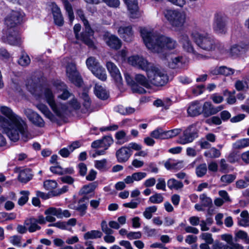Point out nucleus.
I'll use <instances>...</instances> for the list:
<instances>
[{
    "mask_svg": "<svg viewBox=\"0 0 249 249\" xmlns=\"http://www.w3.org/2000/svg\"><path fill=\"white\" fill-rule=\"evenodd\" d=\"M0 130L5 133L10 140L18 141L21 137L25 142L31 138L26 121L15 113L10 107H0Z\"/></svg>",
    "mask_w": 249,
    "mask_h": 249,
    "instance_id": "obj_1",
    "label": "nucleus"
},
{
    "mask_svg": "<svg viewBox=\"0 0 249 249\" xmlns=\"http://www.w3.org/2000/svg\"><path fill=\"white\" fill-rule=\"evenodd\" d=\"M28 90L37 99H45L53 111L59 117L63 116L71 110V108L78 109L80 107V104L76 99H73L69 103V107L66 104L55 103L54 95L52 89L49 88L41 89L37 87L33 80H29L26 84Z\"/></svg>",
    "mask_w": 249,
    "mask_h": 249,
    "instance_id": "obj_2",
    "label": "nucleus"
},
{
    "mask_svg": "<svg viewBox=\"0 0 249 249\" xmlns=\"http://www.w3.org/2000/svg\"><path fill=\"white\" fill-rule=\"evenodd\" d=\"M140 32L146 47L153 52L161 53L166 50L174 49L177 45L175 40L161 35L151 28H142Z\"/></svg>",
    "mask_w": 249,
    "mask_h": 249,
    "instance_id": "obj_3",
    "label": "nucleus"
},
{
    "mask_svg": "<svg viewBox=\"0 0 249 249\" xmlns=\"http://www.w3.org/2000/svg\"><path fill=\"white\" fill-rule=\"evenodd\" d=\"M130 65L144 71L151 85L162 86L167 83L168 77L162 69L149 63L142 56L133 55L128 58Z\"/></svg>",
    "mask_w": 249,
    "mask_h": 249,
    "instance_id": "obj_4",
    "label": "nucleus"
},
{
    "mask_svg": "<svg viewBox=\"0 0 249 249\" xmlns=\"http://www.w3.org/2000/svg\"><path fill=\"white\" fill-rule=\"evenodd\" d=\"M191 36L196 44L203 50L210 52H219L223 53L224 52L223 46L215 38L208 34H200L196 31H193Z\"/></svg>",
    "mask_w": 249,
    "mask_h": 249,
    "instance_id": "obj_5",
    "label": "nucleus"
},
{
    "mask_svg": "<svg viewBox=\"0 0 249 249\" xmlns=\"http://www.w3.org/2000/svg\"><path fill=\"white\" fill-rule=\"evenodd\" d=\"M164 16L170 24L174 27H182L186 20V14L179 10L167 9L164 11Z\"/></svg>",
    "mask_w": 249,
    "mask_h": 249,
    "instance_id": "obj_6",
    "label": "nucleus"
},
{
    "mask_svg": "<svg viewBox=\"0 0 249 249\" xmlns=\"http://www.w3.org/2000/svg\"><path fill=\"white\" fill-rule=\"evenodd\" d=\"M227 22V18L224 14L220 13L215 14L213 23L214 33L219 36L226 35L228 31Z\"/></svg>",
    "mask_w": 249,
    "mask_h": 249,
    "instance_id": "obj_7",
    "label": "nucleus"
},
{
    "mask_svg": "<svg viewBox=\"0 0 249 249\" xmlns=\"http://www.w3.org/2000/svg\"><path fill=\"white\" fill-rule=\"evenodd\" d=\"M198 130L196 126L192 124L188 126L182 134L179 136L177 140L178 143L180 144H186L192 142L198 137Z\"/></svg>",
    "mask_w": 249,
    "mask_h": 249,
    "instance_id": "obj_8",
    "label": "nucleus"
},
{
    "mask_svg": "<svg viewBox=\"0 0 249 249\" xmlns=\"http://www.w3.org/2000/svg\"><path fill=\"white\" fill-rule=\"evenodd\" d=\"M22 14L19 11H12L4 19L3 30L17 29V26L22 20Z\"/></svg>",
    "mask_w": 249,
    "mask_h": 249,
    "instance_id": "obj_9",
    "label": "nucleus"
},
{
    "mask_svg": "<svg viewBox=\"0 0 249 249\" xmlns=\"http://www.w3.org/2000/svg\"><path fill=\"white\" fill-rule=\"evenodd\" d=\"M77 14L83 21L85 27V31L88 33V36L87 38L85 36L84 33H83L81 36V39L89 47H92L93 46V42L92 40L93 31L90 28L88 21L85 18L83 11L81 9L78 10L77 11Z\"/></svg>",
    "mask_w": 249,
    "mask_h": 249,
    "instance_id": "obj_10",
    "label": "nucleus"
},
{
    "mask_svg": "<svg viewBox=\"0 0 249 249\" xmlns=\"http://www.w3.org/2000/svg\"><path fill=\"white\" fill-rule=\"evenodd\" d=\"M1 40L11 45H18L20 43V37L17 29L3 30Z\"/></svg>",
    "mask_w": 249,
    "mask_h": 249,
    "instance_id": "obj_11",
    "label": "nucleus"
},
{
    "mask_svg": "<svg viewBox=\"0 0 249 249\" xmlns=\"http://www.w3.org/2000/svg\"><path fill=\"white\" fill-rule=\"evenodd\" d=\"M66 74L70 81L76 86L79 87L82 85V80L74 63L68 64L66 67Z\"/></svg>",
    "mask_w": 249,
    "mask_h": 249,
    "instance_id": "obj_12",
    "label": "nucleus"
},
{
    "mask_svg": "<svg viewBox=\"0 0 249 249\" xmlns=\"http://www.w3.org/2000/svg\"><path fill=\"white\" fill-rule=\"evenodd\" d=\"M24 115L28 120L35 125L43 127L45 125V122L42 117L36 112L30 108H25L23 110Z\"/></svg>",
    "mask_w": 249,
    "mask_h": 249,
    "instance_id": "obj_13",
    "label": "nucleus"
},
{
    "mask_svg": "<svg viewBox=\"0 0 249 249\" xmlns=\"http://www.w3.org/2000/svg\"><path fill=\"white\" fill-rule=\"evenodd\" d=\"M179 41L185 51L194 54L199 59L202 57V55L196 54L194 50L193 44L187 34L181 35L179 38Z\"/></svg>",
    "mask_w": 249,
    "mask_h": 249,
    "instance_id": "obj_14",
    "label": "nucleus"
},
{
    "mask_svg": "<svg viewBox=\"0 0 249 249\" xmlns=\"http://www.w3.org/2000/svg\"><path fill=\"white\" fill-rule=\"evenodd\" d=\"M168 65L171 69H182L186 62L185 59L182 56L171 55L167 58Z\"/></svg>",
    "mask_w": 249,
    "mask_h": 249,
    "instance_id": "obj_15",
    "label": "nucleus"
},
{
    "mask_svg": "<svg viewBox=\"0 0 249 249\" xmlns=\"http://www.w3.org/2000/svg\"><path fill=\"white\" fill-rule=\"evenodd\" d=\"M132 155V151L126 146L121 147L116 151L115 154L117 160L119 163L126 162Z\"/></svg>",
    "mask_w": 249,
    "mask_h": 249,
    "instance_id": "obj_16",
    "label": "nucleus"
},
{
    "mask_svg": "<svg viewBox=\"0 0 249 249\" xmlns=\"http://www.w3.org/2000/svg\"><path fill=\"white\" fill-rule=\"evenodd\" d=\"M106 67L115 82L118 84H121L122 77L117 67L113 62L107 61L106 63Z\"/></svg>",
    "mask_w": 249,
    "mask_h": 249,
    "instance_id": "obj_17",
    "label": "nucleus"
},
{
    "mask_svg": "<svg viewBox=\"0 0 249 249\" xmlns=\"http://www.w3.org/2000/svg\"><path fill=\"white\" fill-rule=\"evenodd\" d=\"M127 6L129 16L131 18H138L141 17L139 11L137 0H124Z\"/></svg>",
    "mask_w": 249,
    "mask_h": 249,
    "instance_id": "obj_18",
    "label": "nucleus"
},
{
    "mask_svg": "<svg viewBox=\"0 0 249 249\" xmlns=\"http://www.w3.org/2000/svg\"><path fill=\"white\" fill-rule=\"evenodd\" d=\"M118 33L125 41L130 42L133 38V32L130 26H121L118 30Z\"/></svg>",
    "mask_w": 249,
    "mask_h": 249,
    "instance_id": "obj_19",
    "label": "nucleus"
},
{
    "mask_svg": "<svg viewBox=\"0 0 249 249\" xmlns=\"http://www.w3.org/2000/svg\"><path fill=\"white\" fill-rule=\"evenodd\" d=\"M46 213L53 214L54 216H56L58 218H62L63 217L68 218L70 217L71 213L67 210H62L60 208H56L54 207H50L46 210Z\"/></svg>",
    "mask_w": 249,
    "mask_h": 249,
    "instance_id": "obj_20",
    "label": "nucleus"
},
{
    "mask_svg": "<svg viewBox=\"0 0 249 249\" xmlns=\"http://www.w3.org/2000/svg\"><path fill=\"white\" fill-rule=\"evenodd\" d=\"M125 79L127 84L131 86L132 90L133 92L140 94H142L145 92V90L143 88L137 84L129 74H125Z\"/></svg>",
    "mask_w": 249,
    "mask_h": 249,
    "instance_id": "obj_21",
    "label": "nucleus"
},
{
    "mask_svg": "<svg viewBox=\"0 0 249 249\" xmlns=\"http://www.w3.org/2000/svg\"><path fill=\"white\" fill-rule=\"evenodd\" d=\"M234 70L225 66H220L212 69L211 73L213 75L223 74L229 76L233 74Z\"/></svg>",
    "mask_w": 249,
    "mask_h": 249,
    "instance_id": "obj_22",
    "label": "nucleus"
},
{
    "mask_svg": "<svg viewBox=\"0 0 249 249\" xmlns=\"http://www.w3.org/2000/svg\"><path fill=\"white\" fill-rule=\"evenodd\" d=\"M106 42L107 45L111 48L118 50L122 45L121 40L116 36L111 35L106 38Z\"/></svg>",
    "mask_w": 249,
    "mask_h": 249,
    "instance_id": "obj_23",
    "label": "nucleus"
},
{
    "mask_svg": "<svg viewBox=\"0 0 249 249\" xmlns=\"http://www.w3.org/2000/svg\"><path fill=\"white\" fill-rule=\"evenodd\" d=\"M52 13L55 23L58 26H62L64 22L63 18L59 8L55 4L53 5Z\"/></svg>",
    "mask_w": 249,
    "mask_h": 249,
    "instance_id": "obj_24",
    "label": "nucleus"
},
{
    "mask_svg": "<svg viewBox=\"0 0 249 249\" xmlns=\"http://www.w3.org/2000/svg\"><path fill=\"white\" fill-rule=\"evenodd\" d=\"M187 111L191 116H197L202 112L201 105L197 102L192 103L189 107Z\"/></svg>",
    "mask_w": 249,
    "mask_h": 249,
    "instance_id": "obj_25",
    "label": "nucleus"
},
{
    "mask_svg": "<svg viewBox=\"0 0 249 249\" xmlns=\"http://www.w3.org/2000/svg\"><path fill=\"white\" fill-rule=\"evenodd\" d=\"M92 73L100 80L105 81L106 80L107 75L105 69L99 65L97 67L91 71Z\"/></svg>",
    "mask_w": 249,
    "mask_h": 249,
    "instance_id": "obj_26",
    "label": "nucleus"
},
{
    "mask_svg": "<svg viewBox=\"0 0 249 249\" xmlns=\"http://www.w3.org/2000/svg\"><path fill=\"white\" fill-rule=\"evenodd\" d=\"M36 221L35 218H31L25 220L24 224L27 227L29 232H33L41 229Z\"/></svg>",
    "mask_w": 249,
    "mask_h": 249,
    "instance_id": "obj_27",
    "label": "nucleus"
},
{
    "mask_svg": "<svg viewBox=\"0 0 249 249\" xmlns=\"http://www.w3.org/2000/svg\"><path fill=\"white\" fill-rule=\"evenodd\" d=\"M222 107H219L218 108H215L210 102H205L203 105L202 111L207 116L216 113L220 111Z\"/></svg>",
    "mask_w": 249,
    "mask_h": 249,
    "instance_id": "obj_28",
    "label": "nucleus"
},
{
    "mask_svg": "<svg viewBox=\"0 0 249 249\" xmlns=\"http://www.w3.org/2000/svg\"><path fill=\"white\" fill-rule=\"evenodd\" d=\"M94 93L98 98L103 100L107 99L108 96V93L106 89L98 84L95 85Z\"/></svg>",
    "mask_w": 249,
    "mask_h": 249,
    "instance_id": "obj_29",
    "label": "nucleus"
},
{
    "mask_svg": "<svg viewBox=\"0 0 249 249\" xmlns=\"http://www.w3.org/2000/svg\"><path fill=\"white\" fill-rule=\"evenodd\" d=\"M135 80L137 84H139L141 86L149 88L151 86V82H150L148 78H146L143 75L137 74L135 75Z\"/></svg>",
    "mask_w": 249,
    "mask_h": 249,
    "instance_id": "obj_30",
    "label": "nucleus"
},
{
    "mask_svg": "<svg viewBox=\"0 0 249 249\" xmlns=\"http://www.w3.org/2000/svg\"><path fill=\"white\" fill-rule=\"evenodd\" d=\"M238 224L242 227H249V215L247 211H243L238 218Z\"/></svg>",
    "mask_w": 249,
    "mask_h": 249,
    "instance_id": "obj_31",
    "label": "nucleus"
},
{
    "mask_svg": "<svg viewBox=\"0 0 249 249\" xmlns=\"http://www.w3.org/2000/svg\"><path fill=\"white\" fill-rule=\"evenodd\" d=\"M57 89L58 92H62V93L58 95V98L65 100L70 96L71 94L66 89V86L64 84H62Z\"/></svg>",
    "mask_w": 249,
    "mask_h": 249,
    "instance_id": "obj_32",
    "label": "nucleus"
},
{
    "mask_svg": "<svg viewBox=\"0 0 249 249\" xmlns=\"http://www.w3.org/2000/svg\"><path fill=\"white\" fill-rule=\"evenodd\" d=\"M249 146V138H244L236 141L232 144L235 149H240Z\"/></svg>",
    "mask_w": 249,
    "mask_h": 249,
    "instance_id": "obj_33",
    "label": "nucleus"
},
{
    "mask_svg": "<svg viewBox=\"0 0 249 249\" xmlns=\"http://www.w3.org/2000/svg\"><path fill=\"white\" fill-rule=\"evenodd\" d=\"M115 138L117 140V144H123L128 141L126 137V133L124 130L117 132L115 135Z\"/></svg>",
    "mask_w": 249,
    "mask_h": 249,
    "instance_id": "obj_34",
    "label": "nucleus"
},
{
    "mask_svg": "<svg viewBox=\"0 0 249 249\" xmlns=\"http://www.w3.org/2000/svg\"><path fill=\"white\" fill-rule=\"evenodd\" d=\"M167 186L171 190H179L183 187L182 182L178 181L175 178L169 179L167 181Z\"/></svg>",
    "mask_w": 249,
    "mask_h": 249,
    "instance_id": "obj_35",
    "label": "nucleus"
},
{
    "mask_svg": "<svg viewBox=\"0 0 249 249\" xmlns=\"http://www.w3.org/2000/svg\"><path fill=\"white\" fill-rule=\"evenodd\" d=\"M235 238L237 241L239 239L242 240L247 244H249V236L248 233L244 231L239 230L235 232Z\"/></svg>",
    "mask_w": 249,
    "mask_h": 249,
    "instance_id": "obj_36",
    "label": "nucleus"
},
{
    "mask_svg": "<svg viewBox=\"0 0 249 249\" xmlns=\"http://www.w3.org/2000/svg\"><path fill=\"white\" fill-rule=\"evenodd\" d=\"M32 176L29 170L21 171L18 175V179L22 182L26 183L32 178Z\"/></svg>",
    "mask_w": 249,
    "mask_h": 249,
    "instance_id": "obj_37",
    "label": "nucleus"
},
{
    "mask_svg": "<svg viewBox=\"0 0 249 249\" xmlns=\"http://www.w3.org/2000/svg\"><path fill=\"white\" fill-rule=\"evenodd\" d=\"M102 236V233L98 230H92L84 234V238L85 240L94 239L100 238Z\"/></svg>",
    "mask_w": 249,
    "mask_h": 249,
    "instance_id": "obj_38",
    "label": "nucleus"
},
{
    "mask_svg": "<svg viewBox=\"0 0 249 249\" xmlns=\"http://www.w3.org/2000/svg\"><path fill=\"white\" fill-rule=\"evenodd\" d=\"M86 63L88 68L90 71L100 65L97 60L92 56L89 57L87 59Z\"/></svg>",
    "mask_w": 249,
    "mask_h": 249,
    "instance_id": "obj_39",
    "label": "nucleus"
},
{
    "mask_svg": "<svg viewBox=\"0 0 249 249\" xmlns=\"http://www.w3.org/2000/svg\"><path fill=\"white\" fill-rule=\"evenodd\" d=\"M36 107L47 118L50 120L53 118V114L46 106L43 104H38Z\"/></svg>",
    "mask_w": 249,
    "mask_h": 249,
    "instance_id": "obj_40",
    "label": "nucleus"
},
{
    "mask_svg": "<svg viewBox=\"0 0 249 249\" xmlns=\"http://www.w3.org/2000/svg\"><path fill=\"white\" fill-rule=\"evenodd\" d=\"M181 129L175 128L168 131H164V139H170L176 137L180 133Z\"/></svg>",
    "mask_w": 249,
    "mask_h": 249,
    "instance_id": "obj_41",
    "label": "nucleus"
},
{
    "mask_svg": "<svg viewBox=\"0 0 249 249\" xmlns=\"http://www.w3.org/2000/svg\"><path fill=\"white\" fill-rule=\"evenodd\" d=\"M220 151L214 147L211 148L204 153L205 156L210 158H216L220 156Z\"/></svg>",
    "mask_w": 249,
    "mask_h": 249,
    "instance_id": "obj_42",
    "label": "nucleus"
},
{
    "mask_svg": "<svg viewBox=\"0 0 249 249\" xmlns=\"http://www.w3.org/2000/svg\"><path fill=\"white\" fill-rule=\"evenodd\" d=\"M107 159H103L101 160H96L94 161V166L99 170L104 171L107 169Z\"/></svg>",
    "mask_w": 249,
    "mask_h": 249,
    "instance_id": "obj_43",
    "label": "nucleus"
},
{
    "mask_svg": "<svg viewBox=\"0 0 249 249\" xmlns=\"http://www.w3.org/2000/svg\"><path fill=\"white\" fill-rule=\"evenodd\" d=\"M181 163L182 162H176L174 160L169 159L164 163V166L168 170L177 169Z\"/></svg>",
    "mask_w": 249,
    "mask_h": 249,
    "instance_id": "obj_44",
    "label": "nucleus"
},
{
    "mask_svg": "<svg viewBox=\"0 0 249 249\" xmlns=\"http://www.w3.org/2000/svg\"><path fill=\"white\" fill-rule=\"evenodd\" d=\"M244 51V48L239 45H234L231 47L230 53L232 56L236 57Z\"/></svg>",
    "mask_w": 249,
    "mask_h": 249,
    "instance_id": "obj_45",
    "label": "nucleus"
},
{
    "mask_svg": "<svg viewBox=\"0 0 249 249\" xmlns=\"http://www.w3.org/2000/svg\"><path fill=\"white\" fill-rule=\"evenodd\" d=\"M135 109L131 107H124L123 106H118L117 111L122 115H128L133 113L135 111Z\"/></svg>",
    "mask_w": 249,
    "mask_h": 249,
    "instance_id": "obj_46",
    "label": "nucleus"
},
{
    "mask_svg": "<svg viewBox=\"0 0 249 249\" xmlns=\"http://www.w3.org/2000/svg\"><path fill=\"white\" fill-rule=\"evenodd\" d=\"M80 98L83 100V105L87 109H88L91 105L90 99L86 92H83L80 95Z\"/></svg>",
    "mask_w": 249,
    "mask_h": 249,
    "instance_id": "obj_47",
    "label": "nucleus"
},
{
    "mask_svg": "<svg viewBox=\"0 0 249 249\" xmlns=\"http://www.w3.org/2000/svg\"><path fill=\"white\" fill-rule=\"evenodd\" d=\"M207 167L205 163L201 164L196 167V172L198 177L204 176L207 173Z\"/></svg>",
    "mask_w": 249,
    "mask_h": 249,
    "instance_id": "obj_48",
    "label": "nucleus"
},
{
    "mask_svg": "<svg viewBox=\"0 0 249 249\" xmlns=\"http://www.w3.org/2000/svg\"><path fill=\"white\" fill-rule=\"evenodd\" d=\"M157 207L156 206H153L146 208L144 211L143 214L144 217L147 219H150L152 217V213L156 212Z\"/></svg>",
    "mask_w": 249,
    "mask_h": 249,
    "instance_id": "obj_49",
    "label": "nucleus"
},
{
    "mask_svg": "<svg viewBox=\"0 0 249 249\" xmlns=\"http://www.w3.org/2000/svg\"><path fill=\"white\" fill-rule=\"evenodd\" d=\"M95 188L96 185L94 183H90L89 185L84 186L81 189L80 193L81 194H89L92 192Z\"/></svg>",
    "mask_w": 249,
    "mask_h": 249,
    "instance_id": "obj_50",
    "label": "nucleus"
},
{
    "mask_svg": "<svg viewBox=\"0 0 249 249\" xmlns=\"http://www.w3.org/2000/svg\"><path fill=\"white\" fill-rule=\"evenodd\" d=\"M149 201L153 204H159L163 201V197L160 194L156 193L149 197Z\"/></svg>",
    "mask_w": 249,
    "mask_h": 249,
    "instance_id": "obj_51",
    "label": "nucleus"
},
{
    "mask_svg": "<svg viewBox=\"0 0 249 249\" xmlns=\"http://www.w3.org/2000/svg\"><path fill=\"white\" fill-rule=\"evenodd\" d=\"M22 237L19 235H15L9 238L10 242L14 246L17 247L21 246Z\"/></svg>",
    "mask_w": 249,
    "mask_h": 249,
    "instance_id": "obj_52",
    "label": "nucleus"
},
{
    "mask_svg": "<svg viewBox=\"0 0 249 249\" xmlns=\"http://www.w3.org/2000/svg\"><path fill=\"white\" fill-rule=\"evenodd\" d=\"M64 6L68 14L70 20L71 22L74 18L72 6L67 1L64 2Z\"/></svg>",
    "mask_w": 249,
    "mask_h": 249,
    "instance_id": "obj_53",
    "label": "nucleus"
},
{
    "mask_svg": "<svg viewBox=\"0 0 249 249\" xmlns=\"http://www.w3.org/2000/svg\"><path fill=\"white\" fill-rule=\"evenodd\" d=\"M199 199L202 205L205 207H209L212 204V200L208 197L205 194L200 195Z\"/></svg>",
    "mask_w": 249,
    "mask_h": 249,
    "instance_id": "obj_54",
    "label": "nucleus"
},
{
    "mask_svg": "<svg viewBox=\"0 0 249 249\" xmlns=\"http://www.w3.org/2000/svg\"><path fill=\"white\" fill-rule=\"evenodd\" d=\"M150 135L155 139H164V130L161 128H157L151 132Z\"/></svg>",
    "mask_w": 249,
    "mask_h": 249,
    "instance_id": "obj_55",
    "label": "nucleus"
},
{
    "mask_svg": "<svg viewBox=\"0 0 249 249\" xmlns=\"http://www.w3.org/2000/svg\"><path fill=\"white\" fill-rule=\"evenodd\" d=\"M20 194L22 195V196L18 199V204L20 206H22L28 201L29 192L26 191H22L20 192Z\"/></svg>",
    "mask_w": 249,
    "mask_h": 249,
    "instance_id": "obj_56",
    "label": "nucleus"
},
{
    "mask_svg": "<svg viewBox=\"0 0 249 249\" xmlns=\"http://www.w3.org/2000/svg\"><path fill=\"white\" fill-rule=\"evenodd\" d=\"M101 141L102 147L105 150H107L113 143V139L109 136L105 137Z\"/></svg>",
    "mask_w": 249,
    "mask_h": 249,
    "instance_id": "obj_57",
    "label": "nucleus"
},
{
    "mask_svg": "<svg viewBox=\"0 0 249 249\" xmlns=\"http://www.w3.org/2000/svg\"><path fill=\"white\" fill-rule=\"evenodd\" d=\"M57 185V182L54 180H47L44 182V187L47 190H53Z\"/></svg>",
    "mask_w": 249,
    "mask_h": 249,
    "instance_id": "obj_58",
    "label": "nucleus"
},
{
    "mask_svg": "<svg viewBox=\"0 0 249 249\" xmlns=\"http://www.w3.org/2000/svg\"><path fill=\"white\" fill-rule=\"evenodd\" d=\"M87 205L83 201L80 200L75 207V209L80 213L81 216L84 215L87 210Z\"/></svg>",
    "mask_w": 249,
    "mask_h": 249,
    "instance_id": "obj_59",
    "label": "nucleus"
},
{
    "mask_svg": "<svg viewBox=\"0 0 249 249\" xmlns=\"http://www.w3.org/2000/svg\"><path fill=\"white\" fill-rule=\"evenodd\" d=\"M236 178V176L232 174L223 175L221 177V181L225 183L229 184L233 182Z\"/></svg>",
    "mask_w": 249,
    "mask_h": 249,
    "instance_id": "obj_60",
    "label": "nucleus"
},
{
    "mask_svg": "<svg viewBox=\"0 0 249 249\" xmlns=\"http://www.w3.org/2000/svg\"><path fill=\"white\" fill-rule=\"evenodd\" d=\"M200 238L205 241L207 244H212L213 242L212 235L210 233L203 232L200 235Z\"/></svg>",
    "mask_w": 249,
    "mask_h": 249,
    "instance_id": "obj_61",
    "label": "nucleus"
},
{
    "mask_svg": "<svg viewBox=\"0 0 249 249\" xmlns=\"http://www.w3.org/2000/svg\"><path fill=\"white\" fill-rule=\"evenodd\" d=\"M18 64L22 66H26L30 63V59L28 55L22 54L18 61Z\"/></svg>",
    "mask_w": 249,
    "mask_h": 249,
    "instance_id": "obj_62",
    "label": "nucleus"
},
{
    "mask_svg": "<svg viewBox=\"0 0 249 249\" xmlns=\"http://www.w3.org/2000/svg\"><path fill=\"white\" fill-rule=\"evenodd\" d=\"M235 87L237 90H242L248 88V84L246 81L238 80L235 84Z\"/></svg>",
    "mask_w": 249,
    "mask_h": 249,
    "instance_id": "obj_63",
    "label": "nucleus"
},
{
    "mask_svg": "<svg viewBox=\"0 0 249 249\" xmlns=\"http://www.w3.org/2000/svg\"><path fill=\"white\" fill-rule=\"evenodd\" d=\"M102 231L106 234H111L113 233V231L108 228L107 223L105 220H103L101 224Z\"/></svg>",
    "mask_w": 249,
    "mask_h": 249,
    "instance_id": "obj_64",
    "label": "nucleus"
}]
</instances>
